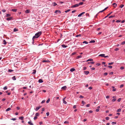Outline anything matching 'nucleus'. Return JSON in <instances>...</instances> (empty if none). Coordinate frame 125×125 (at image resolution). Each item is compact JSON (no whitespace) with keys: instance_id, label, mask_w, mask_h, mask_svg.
Listing matches in <instances>:
<instances>
[{"instance_id":"1","label":"nucleus","mask_w":125,"mask_h":125,"mask_svg":"<svg viewBox=\"0 0 125 125\" xmlns=\"http://www.w3.org/2000/svg\"><path fill=\"white\" fill-rule=\"evenodd\" d=\"M42 34V32L41 31L38 32L35 34V36H33V37L32 40L33 41L35 38H37L39 37Z\"/></svg>"},{"instance_id":"2","label":"nucleus","mask_w":125,"mask_h":125,"mask_svg":"<svg viewBox=\"0 0 125 125\" xmlns=\"http://www.w3.org/2000/svg\"><path fill=\"white\" fill-rule=\"evenodd\" d=\"M105 54H101L100 55H99V56H101L102 57H103L105 58H107V57H108L109 56H104Z\"/></svg>"},{"instance_id":"3","label":"nucleus","mask_w":125,"mask_h":125,"mask_svg":"<svg viewBox=\"0 0 125 125\" xmlns=\"http://www.w3.org/2000/svg\"><path fill=\"white\" fill-rule=\"evenodd\" d=\"M79 6L78 4H75L74 5H73L71 6V8H74V7H77Z\"/></svg>"},{"instance_id":"4","label":"nucleus","mask_w":125,"mask_h":125,"mask_svg":"<svg viewBox=\"0 0 125 125\" xmlns=\"http://www.w3.org/2000/svg\"><path fill=\"white\" fill-rule=\"evenodd\" d=\"M67 88V87L66 86H64L62 87L61 88L62 89L65 90Z\"/></svg>"},{"instance_id":"5","label":"nucleus","mask_w":125,"mask_h":125,"mask_svg":"<svg viewBox=\"0 0 125 125\" xmlns=\"http://www.w3.org/2000/svg\"><path fill=\"white\" fill-rule=\"evenodd\" d=\"M28 123L30 125H33V124L31 121H30L28 122Z\"/></svg>"},{"instance_id":"6","label":"nucleus","mask_w":125,"mask_h":125,"mask_svg":"<svg viewBox=\"0 0 125 125\" xmlns=\"http://www.w3.org/2000/svg\"><path fill=\"white\" fill-rule=\"evenodd\" d=\"M41 107V106H39V107H36L35 109V110L36 111H38Z\"/></svg>"},{"instance_id":"7","label":"nucleus","mask_w":125,"mask_h":125,"mask_svg":"<svg viewBox=\"0 0 125 125\" xmlns=\"http://www.w3.org/2000/svg\"><path fill=\"white\" fill-rule=\"evenodd\" d=\"M12 17H10L7 18L6 19V20L8 21L12 19Z\"/></svg>"},{"instance_id":"8","label":"nucleus","mask_w":125,"mask_h":125,"mask_svg":"<svg viewBox=\"0 0 125 125\" xmlns=\"http://www.w3.org/2000/svg\"><path fill=\"white\" fill-rule=\"evenodd\" d=\"M84 73L86 75H87L89 73V72L88 71H84Z\"/></svg>"},{"instance_id":"9","label":"nucleus","mask_w":125,"mask_h":125,"mask_svg":"<svg viewBox=\"0 0 125 125\" xmlns=\"http://www.w3.org/2000/svg\"><path fill=\"white\" fill-rule=\"evenodd\" d=\"M61 12H60V10H56L55 11V13H60Z\"/></svg>"},{"instance_id":"10","label":"nucleus","mask_w":125,"mask_h":125,"mask_svg":"<svg viewBox=\"0 0 125 125\" xmlns=\"http://www.w3.org/2000/svg\"><path fill=\"white\" fill-rule=\"evenodd\" d=\"M112 11L110 13H109L108 14V15L106 16H105V18H106V17H107L108 16H109V15H110L112 13Z\"/></svg>"},{"instance_id":"11","label":"nucleus","mask_w":125,"mask_h":125,"mask_svg":"<svg viewBox=\"0 0 125 125\" xmlns=\"http://www.w3.org/2000/svg\"><path fill=\"white\" fill-rule=\"evenodd\" d=\"M43 82V81L42 79H40L38 81V82L39 83H42Z\"/></svg>"},{"instance_id":"12","label":"nucleus","mask_w":125,"mask_h":125,"mask_svg":"<svg viewBox=\"0 0 125 125\" xmlns=\"http://www.w3.org/2000/svg\"><path fill=\"white\" fill-rule=\"evenodd\" d=\"M75 70V69L74 68H72L70 70V71L72 72H73V71H74Z\"/></svg>"},{"instance_id":"13","label":"nucleus","mask_w":125,"mask_h":125,"mask_svg":"<svg viewBox=\"0 0 125 125\" xmlns=\"http://www.w3.org/2000/svg\"><path fill=\"white\" fill-rule=\"evenodd\" d=\"M3 43L4 44V45H5L6 44V42L5 40H3Z\"/></svg>"},{"instance_id":"14","label":"nucleus","mask_w":125,"mask_h":125,"mask_svg":"<svg viewBox=\"0 0 125 125\" xmlns=\"http://www.w3.org/2000/svg\"><path fill=\"white\" fill-rule=\"evenodd\" d=\"M30 12V10H27L25 11V12L26 13H29Z\"/></svg>"},{"instance_id":"15","label":"nucleus","mask_w":125,"mask_h":125,"mask_svg":"<svg viewBox=\"0 0 125 125\" xmlns=\"http://www.w3.org/2000/svg\"><path fill=\"white\" fill-rule=\"evenodd\" d=\"M17 10L16 9H12L11 11H12L16 12L17 11Z\"/></svg>"},{"instance_id":"16","label":"nucleus","mask_w":125,"mask_h":125,"mask_svg":"<svg viewBox=\"0 0 125 125\" xmlns=\"http://www.w3.org/2000/svg\"><path fill=\"white\" fill-rule=\"evenodd\" d=\"M18 31V29H17L16 28H15L13 30V31L14 32H15L16 31Z\"/></svg>"},{"instance_id":"17","label":"nucleus","mask_w":125,"mask_h":125,"mask_svg":"<svg viewBox=\"0 0 125 125\" xmlns=\"http://www.w3.org/2000/svg\"><path fill=\"white\" fill-rule=\"evenodd\" d=\"M62 47L63 48H66L67 47V46L65 45L64 44H62L61 45Z\"/></svg>"},{"instance_id":"18","label":"nucleus","mask_w":125,"mask_h":125,"mask_svg":"<svg viewBox=\"0 0 125 125\" xmlns=\"http://www.w3.org/2000/svg\"><path fill=\"white\" fill-rule=\"evenodd\" d=\"M23 118L24 117L23 116L20 117L19 118V119H21V120H23Z\"/></svg>"},{"instance_id":"19","label":"nucleus","mask_w":125,"mask_h":125,"mask_svg":"<svg viewBox=\"0 0 125 125\" xmlns=\"http://www.w3.org/2000/svg\"><path fill=\"white\" fill-rule=\"evenodd\" d=\"M83 4V2H80L78 4L79 6L80 5H81Z\"/></svg>"},{"instance_id":"20","label":"nucleus","mask_w":125,"mask_h":125,"mask_svg":"<svg viewBox=\"0 0 125 125\" xmlns=\"http://www.w3.org/2000/svg\"><path fill=\"white\" fill-rule=\"evenodd\" d=\"M11 110V108H9L6 110V111H9Z\"/></svg>"},{"instance_id":"21","label":"nucleus","mask_w":125,"mask_h":125,"mask_svg":"<svg viewBox=\"0 0 125 125\" xmlns=\"http://www.w3.org/2000/svg\"><path fill=\"white\" fill-rule=\"evenodd\" d=\"M12 79L14 80H16L15 76H13L12 77Z\"/></svg>"},{"instance_id":"22","label":"nucleus","mask_w":125,"mask_h":125,"mask_svg":"<svg viewBox=\"0 0 125 125\" xmlns=\"http://www.w3.org/2000/svg\"><path fill=\"white\" fill-rule=\"evenodd\" d=\"M10 15L9 14H8L6 15V17H8L10 16Z\"/></svg>"},{"instance_id":"23","label":"nucleus","mask_w":125,"mask_h":125,"mask_svg":"<svg viewBox=\"0 0 125 125\" xmlns=\"http://www.w3.org/2000/svg\"><path fill=\"white\" fill-rule=\"evenodd\" d=\"M39 114L38 113H37L35 114V116H39Z\"/></svg>"},{"instance_id":"24","label":"nucleus","mask_w":125,"mask_h":125,"mask_svg":"<svg viewBox=\"0 0 125 125\" xmlns=\"http://www.w3.org/2000/svg\"><path fill=\"white\" fill-rule=\"evenodd\" d=\"M93 60V59H89L87 61H92Z\"/></svg>"},{"instance_id":"25","label":"nucleus","mask_w":125,"mask_h":125,"mask_svg":"<svg viewBox=\"0 0 125 125\" xmlns=\"http://www.w3.org/2000/svg\"><path fill=\"white\" fill-rule=\"evenodd\" d=\"M115 5L114 6V7H115L116 6H117V4L115 3H113V5Z\"/></svg>"},{"instance_id":"26","label":"nucleus","mask_w":125,"mask_h":125,"mask_svg":"<svg viewBox=\"0 0 125 125\" xmlns=\"http://www.w3.org/2000/svg\"><path fill=\"white\" fill-rule=\"evenodd\" d=\"M82 57V56L81 55H79L77 56V59H79V58H81Z\"/></svg>"},{"instance_id":"27","label":"nucleus","mask_w":125,"mask_h":125,"mask_svg":"<svg viewBox=\"0 0 125 125\" xmlns=\"http://www.w3.org/2000/svg\"><path fill=\"white\" fill-rule=\"evenodd\" d=\"M121 111V109H119L117 110V112H120Z\"/></svg>"},{"instance_id":"28","label":"nucleus","mask_w":125,"mask_h":125,"mask_svg":"<svg viewBox=\"0 0 125 125\" xmlns=\"http://www.w3.org/2000/svg\"><path fill=\"white\" fill-rule=\"evenodd\" d=\"M49 61L48 60H43L42 61V62H48Z\"/></svg>"},{"instance_id":"29","label":"nucleus","mask_w":125,"mask_h":125,"mask_svg":"<svg viewBox=\"0 0 125 125\" xmlns=\"http://www.w3.org/2000/svg\"><path fill=\"white\" fill-rule=\"evenodd\" d=\"M82 104H83V105H84L85 104V103L83 101H82Z\"/></svg>"},{"instance_id":"30","label":"nucleus","mask_w":125,"mask_h":125,"mask_svg":"<svg viewBox=\"0 0 125 125\" xmlns=\"http://www.w3.org/2000/svg\"><path fill=\"white\" fill-rule=\"evenodd\" d=\"M95 41L94 40H92L91 41H90V42L91 43H94Z\"/></svg>"},{"instance_id":"31","label":"nucleus","mask_w":125,"mask_h":125,"mask_svg":"<svg viewBox=\"0 0 125 125\" xmlns=\"http://www.w3.org/2000/svg\"><path fill=\"white\" fill-rule=\"evenodd\" d=\"M50 101V99H48L46 101V103H48Z\"/></svg>"},{"instance_id":"32","label":"nucleus","mask_w":125,"mask_h":125,"mask_svg":"<svg viewBox=\"0 0 125 125\" xmlns=\"http://www.w3.org/2000/svg\"><path fill=\"white\" fill-rule=\"evenodd\" d=\"M33 73H32L33 74H35L36 73V71L35 70H33Z\"/></svg>"},{"instance_id":"33","label":"nucleus","mask_w":125,"mask_h":125,"mask_svg":"<svg viewBox=\"0 0 125 125\" xmlns=\"http://www.w3.org/2000/svg\"><path fill=\"white\" fill-rule=\"evenodd\" d=\"M76 52H74L73 53H72V54H71V55H74L75 54H76Z\"/></svg>"},{"instance_id":"34","label":"nucleus","mask_w":125,"mask_h":125,"mask_svg":"<svg viewBox=\"0 0 125 125\" xmlns=\"http://www.w3.org/2000/svg\"><path fill=\"white\" fill-rule=\"evenodd\" d=\"M124 6V5L123 4H121L120 6V7L121 8H123Z\"/></svg>"},{"instance_id":"35","label":"nucleus","mask_w":125,"mask_h":125,"mask_svg":"<svg viewBox=\"0 0 125 125\" xmlns=\"http://www.w3.org/2000/svg\"><path fill=\"white\" fill-rule=\"evenodd\" d=\"M115 15H114V16H110L109 17V18H113V17H115Z\"/></svg>"},{"instance_id":"36","label":"nucleus","mask_w":125,"mask_h":125,"mask_svg":"<svg viewBox=\"0 0 125 125\" xmlns=\"http://www.w3.org/2000/svg\"><path fill=\"white\" fill-rule=\"evenodd\" d=\"M108 67L111 69L112 68V66H111L109 65L108 66Z\"/></svg>"},{"instance_id":"37","label":"nucleus","mask_w":125,"mask_h":125,"mask_svg":"<svg viewBox=\"0 0 125 125\" xmlns=\"http://www.w3.org/2000/svg\"><path fill=\"white\" fill-rule=\"evenodd\" d=\"M13 71V70H10V69H9L8 70V71L9 72H11Z\"/></svg>"},{"instance_id":"38","label":"nucleus","mask_w":125,"mask_h":125,"mask_svg":"<svg viewBox=\"0 0 125 125\" xmlns=\"http://www.w3.org/2000/svg\"><path fill=\"white\" fill-rule=\"evenodd\" d=\"M57 5V4L55 2H54L53 3V6H55Z\"/></svg>"},{"instance_id":"39","label":"nucleus","mask_w":125,"mask_h":125,"mask_svg":"<svg viewBox=\"0 0 125 125\" xmlns=\"http://www.w3.org/2000/svg\"><path fill=\"white\" fill-rule=\"evenodd\" d=\"M45 100H43L41 102V104H42L44 103L45 102Z\"/></svg>"},{"instance_id":"40","label":"nucleus","mask_w":125,"mask_h":125,"mask_svg":"<svg viewBox=\"0 0 125 125\" xmlns=\"http://www.w3.org/2000/svg\"><path fill=\"white\" fill-rule=\"evenodd\" d=\"M82 13H81L80 14H79L78 15V17H80L81 16H82Z\"/></svg>"},{"instance_id":"41","label":"nucleus","mask_w":125,"mask_h":125,"mask_svg":"<svg viewBox=\"0 0 125 125\" xmlns=\"http://www.w3.org/2000/svg\"><path fill=\"white\" fill-rule=\"evenodd\" d=\"M91 63V64H94V62H88V63Z\"/></svg>"},{"instance_id":"42","label":"nucleus","mask_w":125,"mask_h":125,"mask_svg":"<svg viewBox=\"0 0 125 125\" xmlns=\"http://www.w3.org/2000/svg\"><path fill=\"white\" fill-rule=\"evenodd\" d=\"M83 43H85V44H87L88 43V42L86 41H84L83 42Z\"/></svg>"},{"instance_id":"43","label":"nucleus","mask_w":125,"mask_h":125,"mask_svg":"<svg viewBox=\"0 0 125 125\" xmlns=\"http://www.w3.org/2000/svg\"><path fill=\"white\" fill-rule=\"evenodd\" d=\"M2 11L3 12H5L6 11V10L5 9H3Z\"/></svg>"},{"instance_id":"44","label":"nucleus","mask_w":125,"mask_h":125,"mask_svg":"<svg viewBox=\"0 0 125 125\" xmlns=\"http://www.w3.org/2000/svg\"><path fill=\"white\" fill-rule=\"evenodd\" d=\"M69 123V122L68 121H65L64 122V124H68Z\"/></svg>"},{"instance_id":"45","label":"nucleus","mask_w":125,"mask_h":125,"mask_svg":"<svg viewBox=\"0 0 125 125\" xmlns=\"http://www.w3.org/2000/svg\"><path fill=\"white\" fill-rule=\"evenodd\" d=\"M124 85L123 84H121V85L120 86V87L121 88H122V87H123V86H124Z\"/></svg>"},{"instance_id":"46","label":"nucleus","mask_w":125,"mask_h":125,"mask_svg":"<svg viewBox=\"0 0 125 125\" xmlns=\"http://www.w3.org/2000/svg\"><path fill=\"white\" fill-rule=\"evenodd\" d=\"M116 99H113V100H112V101L113 102H115V101H116Z\"/></svg>"},{"instance_id":"47","label":"nucleus","mask_w":125,"mask_h":125,"mask_svg":"<svg viewBox=\"0 0 125 125\" xmlns=\"http://www.w3.org/2000/svg\"><path fill=\"white\" fill-rule=\"evenodd\" d=\"M121 100V98H119L118 100V102H120Z\"/></svg>"},{"instance_id":"48","label":"nucleus","mask_w":125,"mask_h":125,"mask_svg":"<svg viewBox=\"0 0 125 125\" xmlns=\"http://www.w3.org/2000/svg\"><path fill=\"white\" fill-rule=\"evenodd\" d=\"M70 10H66L65 11V12H69Z\"/></svg>"},{"instance_id":"49","label":"nucleus","mask_w":125,"mask_h":125,"mask_svg":"<svg viewBox=\"0 0 125 125\" xmlns=\"http://www.w3.org/2000/svg\"><path fill=\"white\" fill-rule=\"evenodd\" d=\"M63 103L64 104H66L67 103V102L65 100H63Z\"/></svg>"},{"instance_id":"50","label":"nucleus","mask_w":125,"mask_h":125,"mask_svg":"<svg viewBox=\"0 0 125 125\" xmlns=\"http://www.w3.org/2000/svg\"><path fill=\"white\" fill-rule=\"evenodd\" d=\"M113 63L114 62L109 63H108V64L109 65H111L113 64Z\"/></svg>"},{"instance_id":"51","label":"nucleus","mask_w":125,"mask_h":125,"mask_svg":"<svg viewBox=\"0 0 125 125\" xmlns=\"http://www.w3.org/2000/svg\"><path fill=\"white\" fill-rule=\"evenodd\" d=\"M3 89L4 90H6L7 89V87L6 86H5V87H4Z\"/></svg>"},{"instance_id":"52","label":"nucleus","mask_w":125,"mask_h":125,"mask_svg":"<svg viewBox=\"0 0 125 125\" xmlns=\"http://www.w3.org/2000/svg\"><path fill=\"white\" fill-rule=\"evenodd\" d=\"M76 105H74L73 106V109H75V108H76Z\"/></svg>"},{"instance_id":"53","label":"nucleus","mask_w":125,"mask_h":125,"mask_svg":"<svg viewBox=\"0 0 125 125\" xmlns=\"http://www.w3.org/2000/svg\"><path fill=\"white\" fill-rule=\"evenodd\" d=\"M122 44H125V41L121 43Z\"/></svg>"},{"instance_id":"54","label":"nucleus","mask_w":125,"mask_h":125,"mask_svg":"<svg viewBox=\"0 0 125 125\" xmlns=\"http://www.w3.org/2000/svg\"><path fill=\"white\" fill-rule=\"evenodd\" d=\"M124 69V67H120V69L121 70L123 69Z\"/></svg>"},{"instance_id":"55","label":"nucleus","mask_w":125,"mask_h":125,"mask_svg":"<svg viewBox=\"0 0 125 125\" xmlns=\"http://www.w3.org/2000/svg\"><path fill=\"white\" fill-rule=\"evenodd\" d=\"M104 11V10H102V11H100L98 13H101V12H103Z\"/></svg>"},{"instance_id":"56","label":"nucleus","mask_w":125,"mask_h":125,"mask_svg":"<svg viewBox=\"0 0 125 125\" xmlns=\"http://www.w3.org/2000/svg\"><path fill=\"white\" fill-rule=\"evenodd\" d=\"M105 119H106V120H108L109 119V118L108 117H106Z\"/></svg>"},{"instance_id":"57","label":"nucleus","mask_w":125,"mask_h":125,"mask_svg":"<svg viewBox=\"0 0 125 125\" xmlns=\"http://www.w3.org/2000/svg\"><path fill=\"white\" fill-rule=\"evenodd\" d=\"M113 73L112 72H111L109 73V74L110 75H112L113 74Z\"/></svg>"},{"instance_id":"58","label":"nucleus","mask_w":125,"mask_h":125,"mask_svg":"<svg viewBox=\"0 0 125 125\" xmlns=\"http://www.w3.org/2000/svg\"><path fill=\"white\" fill-rule=\"evenodd\" d=\"M37 118V116H35L34 118V120H35Z\"/></svg>"},{"instance_id":"59","label":"nucleus","mask_w":125,"mask_h":125,"mask_svg":"<svg viewBox=\"0 0 125 125\" xmlns=\"http://www.w3.org/2000/svg\"><path fill=\"white\" fill-rule=\"evenodd\" d=\"M107 74V73H104V75H106Z\"/></svg>"},{"instance_id":"60","label":"nucleus","mask_w":125,"mask_h":125,"mask_svg":"<svg viewBox=\"0 0 125 125\" xmlns=\"http://www.w3.org/2000/svg\"><path fill=\"white\" fill-rule=\"evenodd\" d=\"M119 50V49L118 48H116L115 49V51H117Z\"/></svg>"},{"instance_id":"61","label":"nucleus","mask_w":125,"mask_h":125,"mask_svg":"<svg viewBox=\"0 0 125 125\" xmlns=\"http://www.w3.org/2000/svg\"><path fill=\"white\" fill-rule=\"evenodd\" d=\"M46 114L47 116H48L49 115V112H47L46 113Z\"/></svg>"},{"instance_id":"62","label":"nucleus","mask_w":125,"mask_h":125,"mask_svg":"<svg viewBox=\"0 0 125 125\" xmlns=\"http://www.w3.org/2000/svg\"><path fill=\"white\" fill-rule=\"evenodd\" d=\"M112 124H116V123L115 122H113L112 123Z\"/></svg>"},{"instance_id":"63","label":"nucleus","mask_w":125,"mask_h":125,"mask_svg":"<svg viewBox=\"0 0 125 125\" xmlns=\"http://www.w3.org/2000/svg\"><path fill=\"white\" fill-rule=\"evenodd\" d=\"M93 111L92 110H90L89 111V113H92L93 112Z\"/></svg>"},{"instance_id":"64","label":"nucleus","mask_w":125,"mask_h":125,"mask_svg":"<svg viewBox=\"0 0 125 125\" xmlns=\"http://www.w3.org/2000/svg\"><path fill=\"white\" fill-rule=\"evenodd\" d=\"M90 105V104H88L86 105V106L87 107H89Z\"/></svg>"}]
</instances>
